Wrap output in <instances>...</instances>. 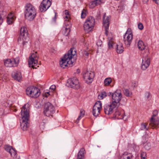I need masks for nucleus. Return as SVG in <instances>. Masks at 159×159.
<instances>
[{
    "label": "nucleus",
    "mask_w": 159,
    "mask_h": 159,
    "mask_svg": "<svg viewBox=\"0 0 159 159\" xmlns=\"http://www.w3.org/2000/svg\"><path fill=\"white\" fill-rule=\"evenodd\" d=\"M76 52L74 49H70L66 53L60 61V65L61 67L64 68L66 66L71 67L76 59Z\"/></svg>",
    "instance_id": "nucleus-1"
},
{
    "label": "nucleus",
    "mask_w": 159,
    "mask_h": 159,
    "mask_svg": "<svg viewBox=\"0 0 159 159\" xmlns=\"http://www.w3.org/2000/svg\"><path fill=\"white\" fill-rule=\"evenodd\" d=\"M29 104L26 103L22 107L20 112L22 120L20 122V126L24 131L27 130L29 126Z\"/></svg>",
    "instance_id": "nucleus-2"
},
{
    "label": "nucleus",
    "mask_w": 159,
    "mask_h": 159,
    "mask_svg": "<svg viewBox=\"0 0 159 159\" xmlns=\"http://www.w3.org/2000/svg\"><path fill=\"white\" fill-rule=\"evenodd\" d=\"M24 14L26 19L30 21L33 20L37 14L34 7L30 3L27 4L25 6Z\"/></svg>",
    "instance_id": "nucleus-3"
},
{
    "label": "nucleus",
    "mask_w": 159,
    "mask_h": 159,
    "mask_svg": "<svg viewBox=\"0 0 159 159\" xmlns=\"http://www.w3.org/2000/svg\"><path fill=\"white\" fill-rule=\"evenodd\" d=\"M95 22V19L92 16L87 18L84 25V29L85 32L88 33L93 30Z\"/></svg>",
    "instance_id": "nucleus-4"
},
{
    "label": "nucleus",
    "mask_w": 159,
    "mask_h": 159,
    "mask_svg": "<svg viewBox=\"0 0 159 159\" xmlns=\"http://www.w3.org/2000/svg\"><path fill=\"white\" fill-rule=\"evenodd\" d=\"M29 41V37L28 36L27 31L26 28L22 27L20 29V35L18 39L19 43L25 45Z\"/></svg>",
    "instance_id": "nucleus-5"
},
{
    "label": "nucleus",
    "mask_w": 159,
    "mask_h": 159,
    "mask_svg": "<svg viewBox=\"0 0 159 159\" xmlns=\"http://www.w3.org/2000/svg\"><path fill=\"white\" fill-rule=\"evenodd\" d=\"M26 93L29 96L34 98L39 97L40 93L39 89L34 87H28L26 89Z\"/></svg>",
    "instance_id": "nucleus-6"
},
{
    "label": "nucleus",
    "mask_w": 159,
    "mask_h": 159,
    "mask_svg": "<svg viewBox=\"0 0 159 159\" xmlns=\"http://www.w3.org/2000/svg\"><path fill=\"white\" fill-rule=\"evenodd\" d=\"M39 56L37 52H35L31 53L28 60V65L29 67L34 68V66L37 64Z\"/></svg>",
    "instance_id": "nucleus-7"
},
{
    "label": "nucleus",
    "mask_w": 159,
    "mask_h": 159,
    "mask_svg": "<svg viewBox=\"0 0 159 159\" xmlns=\"http://www.w3.org/2000/svg\"><path fill=\"white\" fill-rule=\"evenodd\" d=\"M43 112L44 115L46 116H52L55 112L54 106L49 102L45 103Z\"/></svg>",
    "instance_id": "nucleus-8"
},
{
    "label": "nucleus",
    "mask_w": 159,
    "mask_h": 159,
    "mask_svg": "<svg viewBox=\"0 0 159 159\" xmlns=\"http://www.w3.org/2000/svg\"><path fill=\"white\" fill-rule=\"evenodd\" d=\"M66 85L69 87L75 89H78L80 88L79 81L77 78L76 77L68 79Z\"/></svg>",
    "instance_id": "nucleus-9"
},
{
    "label": "nucleus",
    "mask_w": 159,
    "mask_h": 159,
    "mask_svg": "<svg viewBox=\"0 0 159 159\" xmlns=\"http://www.w3.org/2000/svg\"><path fill=\"white\" fill-rule=\"evenodd\" d=\"M122 94L120 91L117 90L112 94V103L118 106V103L121 100Z\"/></svg>",
    "instance_id": "nucleus-10"
},
{
    "label": "nucleus",
    "mask_w": 159,
    "mask_h": 159,
    "mask_svg": "<svg viewBox=\"0 0 159 159\" xmlns=\"http://www.w3.org/2000/svg\"><path fill=\"white\" fill-rule=\"evenodd\" d=\"M118 106L113 103L111 102L109 104H105L104 106L105 113L108 115L111 114L114 110L117 108Z\"/></svg>",
    "instance_id": "nucleus-11"
},
{
    "label": "nucleus",
    "mask_w": 159,
    "mask_h": 159,
    "mask_svg": "<svg viewBox=\"0 0 159 159\" xmlns=\"http://www.w3.org/2000/svg\"><path fill=\"white\" fill-rule=\"evenodd\" d=\"M19 62V59H7L4 61L5 66L7 67H12L17 66Z\"/></svg>",
    "instance_id": "nucleus-12"
},
{
    "label": "nucleus",
    "mask_w": 159,
    "mask_h": 159,
    "mask_svg": "<svg viewBox=\"0 0 159 159\" xmlns=\"http://www.w3.org/2000/svg\"><path fill=\"white\" fill-rule=\"evenodd\" d=\"M94 76V72L91 71H87L84 73L83 77L86 83L87 84L91 83Z\"/></svg>",
    "instance_id": "nucleus-13"
},
{
    "label": "nucleus",
    "mask_w": 159,
    "mask_h": 159,
    "mask_svg": "<svg viewBox=\"0 0 159 159\" xmlns=\"http://www.w3.org/2000/svg\"><path fill=\"white\" fill-rule=\"evenodd\" d=\"M102 108V103L100 101L96 102L94 105L93 109V114L94 116H97L100 113Z\"/></svg>",
    "instance_id": "nucleus-14"
},
{
    "label": "nucleus",
    "mask_w": 159,
    "mask_h": 159,
    "mask_svg": "<svg viewBox=\"0 0 159 159\" xmlns=\"http://www.w3.org/2000/svg\"><path fill=\"white\" fill-rule=\"evenodd\" d=\"M51 3L50 0H43L39 6V10L41 12H45L50 6Z\"/></svg>",
    "instance_id": "nucleus-15"
},
{
    "label": "nucleus",
    "mask_w": 159,
    "mask_h": 159,
    "mask_svg": "<svg viewBox=\"0 0 159 159\" xmlns=\"http://www.w3.org/2000/svg\"><path fill=\"white\" fill-rule=\"evenodd\" d=\"M110 16H107L105 14L104 15L103 19V25L105 28V34L107 35L108 30V29L110 20Z\"/></svg>",
    "instance_id": "nucleus-16"
},
{
    "label": "nucleus",
    "mask_w": 159,
    "mask_h": 159,
    "mask_svg": "<svg viewBox=\"0 0 159 159\" xmlns=\"http://www.w3.org/2000/svg\"><path fill=\"white\" fill-rule=\"evenodd\" d=\"M159 126V119L151 118L150 120L149 124V127L152 129H157Z\"/></svg>",
    "instance_id": "nucleus-17"
},
{
    "label": "nucleus",
    "mask_w": 159,
    "mask_h": 159,
    "mask_svg": "<svg viewBox=\"0 0 159 159\" xmlns=\"http://www.w3.org/2000/svg\"><path fill=\"white\" fill-rule=\"evenodd\" d=\"M150 63V60L149 57H143L142 59L141 69L143 70H146L149 67Z\"/></svg>",
    "instance_id": "nucleus-18"
},
{
    "label": "nucleus",
    "mask_w": 159,
    "mask_h": 159,
    "mask_svg": "<svg viewBox=\"0 0 159 159\" xmlns=\"http://www.w3.org/2000/svg\"><path fill=\"white\" fill-rule=\"evenodd\" d=\"M133 39V35L132 34H128L125 33L124 36V41L125 44L126 46H130Z\"/></svg>",
    "instance_id": "nucleus-19"
},
{
    "label": "nucleus",
    "mask_w": 159,
    "mask_h": 159,
    "mask_svg": "<svg viewBox=\"0 0 159 159\" xmlns=\"http://www.w3.org/2000/svg\"><path fill=\"white\" fill-rule=\"evenodd\" d=\"M16 18L14 14L12 12H11L8 15L7 18V22L8 24H11L14 21Z\"/></svg>",
    "instance_id": "nucleus-20"
},
{
    "label": "nucleus",
    "mask_w": 159,
    "mask_h": 159,
    "mask_svg": "<svg viewBox=\"0 0 159 159\" xmlns=\"http://www.w3.org/2000/svg\"><path fill=\"white\" fill-rule=\"evenodd\" d=\"M12 76L15 80L19 81L22 78V76L20 72L16 71L12 73Z\"/></svg>",
    "instance_id": "nucleus-21"
},
{
    "label": "nucleus",
    "mask_w": 159,
    "mask_h": 159,
    "mask_svg": "<svg viewBox=\"0 0 159 159\" xmlns=\"http://www.w3.org/2000/svg\"><path fill=\"white\" fill-rule=\"evenodd\" d=\"M123 111L120 112L119 111H117L115 113L114 115L117 119H123L125 120V116L123 115Z\"/></svg>",
    "instance_id": "nucleus-22"
},
{
    "label": "nucleus",
    "mask_w": 159,
    "mask_h": 159,
    "mask_svg": "<svg viewBox=\"0 0 159 159\" xmlns=\"http://www.w3.org/2000/svg\"><path fill=\"white\" fill-rule=\"evenodd\" d=\"M116 51L118 53H121L124 51V48L122 46V44L119 43V44L116 45Z\"/></svg>",
    "instance_id": "nucleus-23"
},
{
    "label": "nucleus",
    "mask_w": 159,
    "mask_h": 159,
    "mask_svg": "<svg viewBox=\"0 0 159 159\" xmlns=\"http://www.w3.org/2000/svg\"><path fill=\"white\" fill-rule=\"evenodd\" d=\"M114 39L112 37L108 38V46L109 49H111L113 48Z\"/></svg>",
    "instance_id": "nucleus-24"
},
{
    "label": "nucleus",
    "mask_w": 159,
    "mask_h": 159,
    "mask_svg": "<svg viewBox=\"0 0 159 159\" xmlns=\"http://www.w3.org/2000/svg\"><path fill=\"white\" fill-rule=\"evenodd\" d=\"M138 47L139 49L141 50H143L145 48V45L143 42L141 40H139L138 42Z\"/></svg>",
    "instance_id": "nucleus-25"
},
{
    "label": "nucleus",
    "mask_w": 159,
    "mask_h": 159,
    "mask_svg": "<svg viewBox=\"0 0 159 159\" xmlns=\"http://www.w3.org/2000/svg\"><path fill=\"white\" fill-rule=\"evenodd\" d=\"M84 149H81L78 153L77 159H84Z\"/></svg>",
    "instance_id": "nucleus-26"
},
{
    "label": "nucleus",
    "mask_w": 159,
    "mask_h": 159,
    "mask_svg": "<svg viewBox=\"0 0 159 159\" xmlns=\"http://www.w3.org/2000/svg\"><path fill=\"white\" fill-rule=\"evenodd\" d=\"M84 113L85 112L84 110L83 109H81L80 112V115L77 118V120L76 121V122L77 123H78L77 120L79 121L84 116Z\"/></svg>",
    "instance_id": "nucleus-27"
},
{
    "label": "nucleus",
    "mask_w": 159,
    "mask_h": 159,
    "mask_svg": "<svg viewBox=\"0 0 159 159\" xmlns=\"http://www.w3.org/2000/svg\"><path fill=\"white\" fill-rule=\"evenodd\" d=\"M107 96V93L105 91L102 92L101 93V94L99 95L98 96V98L102 99L105 98Z\"/></svg>",
    "instance_id": "nucleus-28"
},
{
    "label": "nucleus",
    "mask_w": 159,
    "mask_h": 159,
    "mask_svg": "<svg viewBox=\"0 0 159 159\" xmlns=\"http://www.w3.org/2000/svg\"><path fill=\"white\" fill-rule=\"evenodd\" d=\"M111 82V80L110 78H106L104 81V84L105 85L108 86Z\"/></svg>",
    "instance_id": "nucleus-29"
},
{
    "label": "nucleus",
    "mask_w": 159,
    "mask_h": 159,
    "mask_svg": "<svg viewBox=\"0 0 159 159\" xmlns=\"http://www.w3.org/2000/svg\"><path fill=\"white\" fill-rule=\"evenodd\" d=\"M97 5H98V4L94 1L90 2L89 3V7L91 8H93Z\"/></svg>",
    "instance_id": "nucleus-30"
},
{
    "label": "nucleus",
    "mask_w": 159,
    "mask_h": 159,
    "mask_svg": "<svg viewBox=\"0 0 159 159\" xmlns=\"http://www.w3.org/2000/svg\"><path fill=\"white\" fill-rule=\"evenodd\" d=\"M65 15H64V18L65 19L66 18V19L65 20L66 21L67 20H68L70 18V15L69 13V12L67 10H65L64 12Z\"/></svg>",
    "instance_id": "nucleus-31"
},
{
    "label": "nucleus",
    "mask_w": 159,
    "mask_h": 159,
    "mask_svg": "<svg viewBox=\"0 0 159 159\" xmlns=\"http://www.w3.org/2000/svg\"><path fill=\"white\" fill-rule=\"evenodd\" d=\"M9 153L12 157H14L16 154V151L12 148L9 152Z\"/></svg>",
    "instance_id": "nucleus-32"
},
{
    "label": "nucleus",
    "mask_w": 159,
    "mask_h": 159,
    "mask_svg": "<svg viewBox=\"0 0 159 159\" xmlns=\"http://www.w3.org/2000/svg\"><path fill=\"white\" fill-rule=\"evenodd\" d=\"M124 93L125 96L127 97L130 96L131 94V93H130L129 90L127 89L124 90Z\"/></svg>",
    "instance_id": "nucleus-33"
},
{
    "label": "nucleus",
    "mask_w": 159,
    "mask_h": 159,
    "mask_svg": "<svg viewBox=\"0 0 159 159\" xmlns=\"http://www.w3.org/2000/svg\"><path fill=\"white\" fill-rule=\"evenodd\" d=\"M70 26H68L65 28V33L64 34L66 35H67L69 34L70 31Z\"/></svg>",
    "instance_id": "nucleus-34"
},
{
    "label": "nucleus",
    "mask_w": 159,
    "mask_h": 159,
    "mask_svg": "<svg viewBox=\"0 0 159 159\" xmlns=\"http://www.w3.org/2000/svg\"><path fill=\"white\" fill-rule=\"evenodd\" d=\"M158 114V111L157 110L154 111L152 113V115L151 118H153V119L157 118V116Z\"/></svg>",
    "instance_id": "nucleus-35"
},
{
    "label": "nucleus",
    "mask_w": 159,
    "mask_h": 159,
    "mask_svg": "<svg viewBox=\"0 0 159 159\" xmlns=\"http://www.w3.org/2000/svg\"><path fill=\"white\" fill-rule=\"evenodd\" d=\"M129 154L127 152H124L121 157L120 159H127V156Z\"/></svg>",
    "instance_id": "nucleus-36"
},
{
    "label": "nucleus",
    "mask_w": 159,
    "mask_h": 159,
    "mask_svg": "<svg viewBox=\"0 0 159 159\" xmlns=\"http://www.w3.org/2000/svg\"><path fill=\"white\" fill-rule=\"evenodd\" d=\"M141 128L142 130H146L148 129V128L147 127L145 123H143L141 124Z\"/></svg>",
    "instance_id": "nucleus-37"
},
{
    "label": "nucleus",
    "mask_w": 159,
    "mask_h": 159,
    "mask_svg": "<svg viewBox=\"0 0 159 159\" xmlns=\"http://www.w3.org/2000/svg\"><path fill=\"white\" fill-rule=\"evenodd\" d=\"M86 12H87V11L86 10H83L82 12H81V18H84L85 16H86Z\"/></svg>",
    "instance_id": "nucleus-38"
},
{
    "label": "nucleus",
    "mask_w": 159,
    "mask_h": 159,
    "mask_svg": "<svg viewBox=\"0 0 159 159\" xmlns=\"http://www.w3.org/2000/svg\"><path fill=\"white\" fill-rule=\"evenodd\" d=\"M12 147L9 145H6L5 146V150L7 152H9L10 151H11V150L12 148Z\"/></svg>",
    "instance_id": "nucleus-39"
},
{
    "label": "nucleus",
    "mask_w": 159,
    "mask_h": 159,
    "mask_svg": "<svg viewBox=\"0 0 159 159\" xmlns=\"http://www.w3.org/2000/svg\"><path fill=\"white\" fill-rule=\"evenodd\" d=\"M144 148L146 149L149 150L151 148L150 144L149 143L145 144L144 146Z\"/></svg>",
    "instance_id": "nucleus-40"
},
{
    "label": "nucleus",
    "mask_w": 159,
    "mask_h": 159,
    "mask_svg": "<svg viewBox=\"0 0 159 159\" xmlns=\"http://www.w3.org/2000/svg\"><path fill=\"white\" fill-rule=\"evenodd\" d=\"M82 53L84 56H88L89 54V52L88 51L85 50L83 51L82 52Z\"/></svg>",
    "instance_id": "nucleus-41"
},
{
    "label": "nucleus",
    "mask_w": 159,
    "mask_h": 159,
    "mask_svg": "<svg viewBox=\"0 0 159 159\" xmlns=\"http://www.w3.org/2000/svg\"><path fill=\"white\" fill-rule=\"evenodd\" d=\"M98 5H100L103 2V0H93Z\"/></svg>",
    "instance_id": "nucleus-42"
},
{
    "label": "nucleus",
    "mask_w": 159,
    "mask_h": 159,
    "mask_svg": "<svg viewBox=\"0 0 159 159\" xmlns=\"http://www.w3.org/2000/svg\"><path fill=\"white\" fill-rule=\"evenodd\" d=\"M141 159H146V153L143 152L141 153Z\"/></svg>",
    "instance_id": "nucleus-43"
},
{
    "label": "nucleus",
    "mask_w": 159,
    "mask_h": 159,
    "mask_svg": "<svg viewBox=\"0 0 159 159\" xmlns=\"http://www.w3.org/2000/svg\"><path fill=\"white\" fill-rule=\"evenodd\" d=\"M138 27L139 29L142 30L143 28V26L142 24L140 23L138 25Z\"/></svg>",
    "instance_id": "nucleus-44"
},
{
    "label": "nucleus",
    "mask_w": 159,
    "mask_h": 159,
    "mask_svg": "<svg viewBox=\"0 0 159 159\" xmlns=\"http://www.w3.org/2000/svg\"><path fill=\"white\" fill-rule=\"evenodd\" d=\"M43 95L45 97H47L50 95V92L49 91L45 92Z\"/></svg>",
    "instance_id": "nucleus-45"
},
{
    "label": "nucleus",
    "mask_w": 159,
    "mask_h": 159,
    "mask_svg": "<svg viewBox=\"0 0 159 159\" xmlns=\"http://www.w3.org/2000/svg\"><path fill=\"white\" fill-rule=\"evenodd\" d=\"M145 96L147 98H148L150 96V94L149 92H147L145 93Z\"/></svg>",
    "instance_id": "nucleus-46"
},
{
    "label": "nucleus",
    "mask_w": 159,
    "mask_h": 159,
    "mask_svg": "<svg viewBox=\"0 0 159 159\" xmlns=\"http://www.w3.org/2000/svg\"><path fill=\"white\" fill-rule=\"evenodd\" d=\"M125 33H127L128 34H132V32H131V29L130 28H128L127 29V30Z\"/></svg>",
    "instance_id": "nucleus-47"
},
{
    "label": "nucleus",
    "mask_w": 159,
    "mask_h": 159,
    "mask_svg": "<svg viewBox=\"0 0 159 159\" xmlns=\"http://www.w3.org/2000/svg\"><path fill=\"white\" fill-rule=\"evenodd\" d=\"M56 88V86L55 85H52L51 87H50V89H52L53 90H54Z\"/></svg>",
    "instance_id": "nucleus-48"
},
{
    "label": "nucleus",
    "mask_w": 159,
    "mask_h": 159,
    "mask_svg": "<svg viewBox=\"0 0 159 159\" xmlns=\"http://www.w3.org/2000/svg\"><path fill=\"white\" fill-rule=\"evenodd\" d=\"M3 20L2 19V16L0 15V25H1L3 22Z\"/></svg>",
    "instance_id": "nucleus-49"
},
{
    "label": "nucleus",
    "mask_w": 159,
    "mask_h": 159,
    "mask_svg": "<svg viewBox=\"0 0 159 159\" xmlns=\"http://www.w3.org/2000/svg\"><path fill=\"white\" fill-rule=\"evenodd\" d=\"M113 93H112L110 92H108L107 93V96H112V94Z\"/></svg>",
    "instance_id": "nucleus-50"
},
{
    "label": "nucleus",
    "mask_w": 159,
    "mask_h": 159,
    "mask_svg": "<svg viewBox=\"0 0 159 159\" xmlns=\"http://www.w3.org/2000/svg\"><path fill=\"white\" fill-rule=\"evenodd\" d=\"M152 1L155 2L156 4H159V0H152Z\"/></svg>",
    "instance_id": "nucleus-51"
},
{
    "label": "nucleus",
    "mask_w": 159,
    "mask_h": 159,
    "mask_svg": "<svg viewBox=\"0 0 159 159\" xmlns=\"http://www.w3.org/2000/svg\"><path fill=\"white\" fill-rule=\"evenodd\" d=\"M132 157V156L130 154H129V155H128L127 156L128 157H127V159H130Z\"/></svg>",
    "instance_id": "nucleus-52"
},
{
    "label": "nucleus",
    "mask_w": 159,
    "mask_h": 159,
    "mask_svg": "<svg viewBox=\"0 0 159 159\" xmlns=\"http://www.w3.org/2000/svg\"><path fill=\"white\" fill-rule=\"evenodd\" d=\"M2 140H0V147L2 146Z\"/></svg>",
    "instance_id": "nucleus-53"
},
{
    "label": "nucleus",
    "mask_w": 159,
    "mask_h": 159,
    "mask_svg": "<svg viewBox=\"0 0 159 159\" xmlns=\"http://www.w3.org/2000/svg\"><path fill=\"white\" fill-rule=\"evenodd\" d=\"M148 1V0H143V1L144 3L147 2Z\"/></svg>",
    "instance_id": "nucleus-54"
},
{
    "label": "nucleus",
    "mask_w": 159,
    "mask_h": 159,
    "mask_svg": "<svg viewBox=\"0 0 159 159\" xmlns=\"http://www.w3.org/2000/svg\"><path fill=\"white\" fill-rule=\"evenodd\" d=\"M98 43H102V42H101L100 41H98V42H97V45H99L98 44Z\"/></svg>",
    "instance_id": "nucleus-55"
},
{
    "label": "nucleus",
    "mask_w": 159,
    "mask_h": 159,
    "mask_svg": "<svg viewBox=\"0 0 159 159\" xmlns=\"http://www.w3.org/2000/svg\"><path fill=\"white\" fill-rule=\"evenodd\" d=\"M80 70L79 69H77V73H80Z\"/></svg>",
    "instance_id": "nucleus-56"
},
{
    "label": "nucleus",
    "mask_w": 159,
    "mask_h": 159,
    "mask_svg": "<svg viewBox=\"0 0 159 159\" xmlns=\"http://www.w3.org/2000/svg\"><path fill=\"white\" fill-rule=\"evenodd\" d=\"M146 51L147 52H148V53L149 52V51H148V50L146 49Z\"/></svg>",
    "instance_id": "nucleus-57"
},
{
    "label": "nucleus",
    "mask_w": 159,
    "mask_h": 159,
    "mask_svg": "<svg viewBox=\"0 0 159 159\" xmlns=\"http://www.w3.org/2000/svg\"><path fill=\"white\" fill-rule=\"evenodd\" d=\"M54 20L55 21H56V18H54Z\"/></svg>",
    "instance_id": "nucleus-58"
},
{
    "label": "nucleus",
    "mask_w": 159,
    "mask_h": 159,
    "mask_svg": "<svg viewBox=\"0 0 159 159\" xmlns=\"http://www.w3.org/2000/svg\"><path fill=\"white\" fill-rule=\"evenodd\" d=\"M56 16V13H55V18Z\"/></svg>",
    "instance_id": "nucleus-59"
},
{
    "label": "nucleus",
    "mask_w": 159,
    "mask_h": 159,
    "mask_svg": "<svg viewBox=\"0 0 159 159\" xmlns=\"http://www.w3.org/2000/svg\"><path fill=\"white\" fill-rule=\"evenodd\" d=\"M99 45L100 46H101V44H99Z\"/></svg>",
    "instance_id": "nucleus-60"
}]
</instances>
